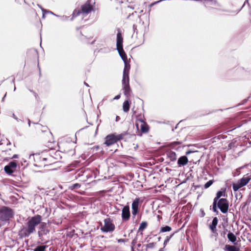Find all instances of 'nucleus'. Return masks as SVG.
I'll return each instance as SVG.
<instances>
[{
    "label": "nucleus",
    "mask_w": 251,
    "mask_h": 251,
    "mask_svg": "<svg viewBox=\"0 0 251 251\" xmlns=\"http://www.w3.org/2000/svg\"><path fill=\"white\" fill-rule=\"evenodd\" d=\"M42 220V217L40 215L31 217L26 223V226L23 227L19 231V236L22 238L28 237L30 234L35 231L36 226L40 225Z\"/></svg>",
    "instance_id": "1"
},
{
    "label": "nucleus",
    "mask_w": 251,
    "mask_h": 251,
    "mask_svg": "<svg viewBox=\"0 0 251 251\" xmlns=\"http://www.w3.org/2000/svg\"><path fill=\"white\" fill-rule=\"evenodd\" d=\"M14 215L12 209L7 206H2L0 208V227L8 222Z\"/></svg>",
    "instance_id": "2"
},
{
    "label": "nucleus",
    "mask_w": 251,
    "mask_h": 251,
    "mask_svg": "<svg viewBox=\"0 0 251 251\" xmlns=\"http://www.w3.org/2000/svg\"><path fill=\"white\" fill-rule=\"evenodd\" d=\"M50 232L47 223H41L38 227V235L39 240L44 243H46L49 239L48 235Z\"/></svg>",
    "instance_id": "3"
},
{
    "label": "nucleus",
    "mask_w": 251,
    "mask_h": 251,
    "mask_svg": "<svg viewBox=\"0 0 251 251\" xmlns=\"http://www.w3.org/2000/svg\"><path fill=\"white\" fill-rule=\"evenodd\" d=\"M126 133H121L117 134L116 133H113L107 135L105 138L104 144L106 146L109 147L118 141L122 140Z\"/></svg>",
    "instance_id": "4"
},
{
    "label": "nucleus",
    "mask_w": 251,
    "mask_h": 251,
    "mask_svg": "<svg viewBox=\"0 0 251 251\" xmlns=\"http://www.w3.org/2000/svg\"><path fill=\"white\" fill-rule=\"evenodd\" d=\"M95 2L92 0H87L81 6V14L84 16L94 11Z\"/></svg>",
    "instance_id": "5"
},
{
    "label": "nucleus",
    "mask_w": 251,
    "mask_h": 251,
    "mask_svg": "<svg viewBox=\"0 0 251 251\" xmlns=\"http://www.w3.org/2000/svg\"><path fill=\"white\" fill-rule=\"evenodd\" d=\"M218 208L221 212L226 213L228 210L229 202L226 198H221L217 201V208Z\"/></svg>",
    "instance_id": "6"
},
{
    "label": "nucleus",
    "mask_w": 251,
    "mask_h": 251,
    "mask_svg": "<svg viewBox=\"0 0 251 251\" xmlns=\"http://www.w3.org/2000/svg\"><path fill=\"white\" fill-rule=\"evenodd\" d=\"M100 229L103 232H111L114 230L115 225L110 218H106L104 220V226L101 227Z\"/></svg>",
    "instance_id": "7"
},
{
    "label": "nucleus",
    "mask_w": 251,
    "mask_h": 251,
    "mask_svg": "<svg viewBox=\"0 0 251 251\" xmlns=\"http://www.w3.org/2000/svg\"><path fill=\"white\" fill-rule=\"evenodd\" d=\"M225 190H220L217 192L216 194V196L215 197L213 200V202L212 204V210L213 212L216 213V215H218L219 213L218 210L217 209V201L220 199V198L222 196H225Z\"/></svg>",
    "instance_id": "8"
},
{
    "label": "nucleus",
    "mask_w": 251,
    "mask_h": 251,
    "mask_svg": "<svg viewBox=\"0 0 251 251\" xmlns=\"http://www.w3.org/2000/svg\"><path fill=\"white\" fill-rule=\"evenodd\" d=\"M135 125L137 130L139 129V126H140L142 133H145L149 131V126L141 119H138L137 122L136 123Z\"/></svg>",
    "instance_id": "9"
},
{
    "label": "nucleus",
    "mask_w": 251,
    "mask_h": 251,
    "mask_svg": "<svg viewBox=\"0 0 251 251\" xmlns=\"http://www.w3.org/2000/svg\"><path fill=\"white\" fill-rule=\"evenodd\" d=\"M140 202V198H136L132 202L131 208H132V215L133 219H134L136 215L139 212V204Z\"/></svg>",
    "instance_id": "10"
},
{
    "label": "nucleus",
    "mask_w": 251,
    "mask_h": 251,
    "mask_svg": "<svg viewBox=\"0 0 251 251\" xmlns=\"http://www.w3.org/2000/svg\"><path fill=\"white\" fill-rule=\"evenodd\" d=\"M17 166V163L15 161H12L8 163L4 168V171L8 174H12Z\"/></svg>",
    "instance_id": "11"
},
{
    "label": "nucleus",
    "mask_w": 251,
    "mask_h": 251,
    "mask_svg": "<svg viewBox=\"0 0 251 251\" xmlns=\"http://www.w3.org/2000/svg\"><path fill=\"white\" fill-rule=\"evenodd\" d=\"M122 85L125 95L127 97H129L131 92V90L129 86V80H125V82L122 80Z\"/></svg>",
    "instance_id": "12"
},
{
    "label": "nucleus",
    "mask_w": 251,
    "mask_h": 251,
    "mask_svg": "<svg viewBox=\"0 0 251 251\" xmlns=\"http://www.w3.org/2000/svg\"><path fill=\"white\" fill-rule=\"evenodd\" d=\"M130 217V208L129 205L124 206L122 211V218L123 220H128Z\"/></svg>",
    "instance_id": "13"
},
{
    "label": "nucleus",
    "mask_w": 251,
    "mask_h": 251,
    "mask_svg": "<svg viewBox=\"0 0 251 251\" xmlns=\"http://www.w3.org/2000/svg\"><path fill=\"white\" fill-rule=\"evenodd\" d=\"M125 67L123 71V81L125 82V80H129V72L130 69V65L127 62H124Z\"/></svg>",
    "instance_id": "14"
},
{
    "label": "nucleus",
    "mask_w": 251,
    "mask_h": 251,
    "mask_svg": "<svg viewBox=\"0 0 251 251\" xmlns=\"http://www.w3.org/2000/svg\"><path fill=\"white\" fill-rule=\"evenodd\" d=\"M118 33L117 34L116 47L117 48L123 47V38L122 33L119 28H118Z\"/></svg>",
    "instance_id": "15"
},
{
    "label": "nucleus",
    "mask_w": 251,
    "mask_h": 251,
    "mask_svg": "<svg viewBox=\"0 0 251 251\" xmlns=\"http://www.w3.org/2000/svg\"><path fill=\"white\" fill-rule=\"evenodd\" d=\"M188 159L186 156L183 155L180 157L177 160V164L179 167L183 166L187 164Z\"/></svg>",
    "instance_id": "16"
},
{
    "label": "nucleus",
    "mask_w": 251,
    "mask_h": 251,
    "mask_svg": "<svg viewBox=\"0 0 251 251\" xmlns=\"http://www.w3.org/2000/svg\"><path fill=\"white\" fill-rule=\"evenodd\" d=\"M218 220L217 217L213 218L211 224L209 226V228L211 231L215 233L216 232V226L218 224Z\"/></svg>",
    "instance_id": "17"
},
{
    "label": "nucleus",
    "mask_w": 251,
    "mask_h": 251,
    "mask_svg": "<svg viewBox=\"0 0 251 251\" xmlns=\"http://www.w3.org/2000/svg\"><path fill=\"white\" fill-rule=\"evenodd\" d=\"M117 50H118V52L120 57L123 60L124 62H127V58L126 54L125 53V52L123 49V47H121V48H117Z\"/></svg>",
    "instance_id": "18"
},
{
    "label": "nucleus",
    "mask_w": 251,
    "mask_h": 251,
    "mask_svg": "<svg viewBox=\"0 0 251 251\" xmlns=\"http://www.w3.org/2000/svg\"><path fill=\"white\" fill-rule=\"evenodd\" d=\"M167 157L171 161H175L176 159V155L175 152L169 151L166 152Z\"/></svg>",
    "instance_id": "19"
},
{
    "label": "nucleus",
    "mask_w": 251,
    "mask_h": 251,
    "mask_svg": "<svg viewBox=\"0 0 251 251\" xmlns=\"http://www.w3.org/2000/svg\"><path fill=\"white\" fill-rule=\"evenodd\" d=\"M251 179V178L249 176H244L242 178L238 180V181L240 183L241 185L243 186L246 185L250 180Z\"/></svg>",
    "instance_id": "20"
},
{
    "label": "nucleus",
    "mask_w": 251,
    "mask_h": 251,
    "mask_svg": "<svg viewBox=\"0 0 251 251\" xmlns=\"http://www.w3.org/2000/svg\"><path fill=\"white\" fill-rule=\"evenodd\" d=\"M224 249L225 251H240L238 247L230 245H226Z\"/></svg>",
    "instance_id": "21"
},
{
    "label": "nucleus",
    "mask_w": 251,
    "mask_h": 251,
    "mask_svg": "<svg viewBox=\"0 0 251 251\" xmlns=\"http://www.w3.org/2000/svg\"><path fill=\"white\" fill-rule=\"evenodd\" d=\"M227 236L229 241L234 244H235L237 238L236 236L232 232L229 231Z\"/></svg>",
    "instance_id": "22"
},
{
    "label": "nucleus",
    "mask_w": 251,
    "mask_h": 251,
    "mask_svg": "<svg viewBox=\"0 0 251 251\" xmlns=\"http://www.w3.org/2000/svg\"><path fill=\"white\" fill-rule=\"evenodd\" d=\"M80 14H81V10L80 9H75L72 15V17L71 19V20L73 21L75 17H76L77 16H79Z\"/></svg>",
    "instance_id": "23"
},
{
    "label": "nucleus",
    "mask_w": 251,
    "mask_h": 251,
    "mask_svg": "<svg viewBox=\"0 0 251 251\" xmlns=\"http://www.w3.org/2000/svg\"><path fill=\"white\" fill-rule=\"evenodd\" d=\"M123 110L125 112H127L130 108V103L128 100H125L123 105Z\"/></svg>",
    "instance_id": "24"
},
{
    "label": "nucleus",
    "mask_w": 251,
    "mask_h": 251,
    "mask_svg": "<svg viewBox=\"0 0 251 251\" xmlns=\"http://www.w3.org/2000/svg\"><path fill=\"white\" fill-rule=\"evenodd\" d=\"M33 124L37 125L36 128L38 130H41L42 132H46L48 130V127L46 126H43L42 125L36 123H33Z\"/></svg>",
    "instance_id": "25"
},
{
    "label": "nucleus",
    "mask_w": 251,
    "mask_h": 251,
    "mask_svg": "<svg viewBox=\"0 0 251 251\" xmlns=\"http://www.w3.org/2000/svg\"><path fill=\"white\" fill-rule=\"evenodd\" d=\"M148 223L146 222H142L139 226L138 231L142 232L147 227ZM142 232H141V234H142Z\"/></svg>",
    "instance_id": "26"
},
{
    "label": "nucleus",
    "mask_w": 251,
    "mask_h": 251,
    "mask_svg": "<svg viewBox=\"0 0 251 251\" xmlns=\"http://www.w3.org/2000/svg\"><path fill=\"white\" fill-rule=\"evenodd\" d=\"M240 183L238 181L236 183H233L232 188L234 191L236 192L238 191L240 188L242 187Z\"/></svg>",
    "instance_id": "27"
},
{
    "label": "nucleus",
    "mask_w": 251,
    "mask_h": 251,
    "mask_svg": "<svg viewBox=\"0 0 251 251\" xmlns=\"http://www.w3.org/2000/svg\"><path fill=\"white\" fill-rule=\"evenodd\" d=\"M172 230V227L169 226H162L160 228V230L159 231V233L165 232H169Z\"/></svg>",
    "instance_id": "28"
},
{
    "label": "nucleus",
    "mask_w": 251,
    "mask_h": 251,
    "mask_svg": "<svg viewBox=\"0 0 251 251\" xmlns=\"http://www.w3.org/2000/svg\"><path fill=\"white\" fill-rule=\"evenodd\" d=\"M182 143V142L180 141H175L170 143L169 144V146L172 149H175L177 145H181Z\"/></svg>",
    "instance_id": "29"
},
{
    "label": "nucleus",
    "mask_w": 251,
    "mask_h": 251,
    "mask_svg": "<svg viewBox=\"0 0 251 251\" xmlns=\"http://www.w3.org/2000/svg\"><path fill=\"white\" fill-rule=\"evenodd\" d=\"M81 186V185L79 183H75L72 185H71L69 186V189L71 190H73L74 189H77L79 188Z\"/></svg>",
    "instance_id": "30"
},
{
    "label": "nucleus",
    "mask_w": 251,
    "mask_h": 251,
    "mask_svg": "<svg viewBox=\"0 0 251 251\" xmlns=\"http://www.w3.org/2000/svg\"><path fill=\"white\" fill-rule=\"evenodd\" d=\"M47 246H38L33 249V251H45Z\"/></svg>",
    "instance_id": "31"
},
{
    "label": "nucleus",
    "mask_w": 251,
    "mask_h": 251,
    "mask_svg": "<svg viewBox=\"0 0 251 251\" xmlns=\"http://www.w3.org/2000/svg\"><path fill=\"white\" fill-rule=\"evenodd\" d=\"M174 234H171V235L170 236H167L166 238V239L165 240V241H164V243H163V246H164V248L165 247V246L167 245V244L168 243V242H169L170 240L172 238V237L174 236Z\"/></svg>",
    "instance_id": "32"
},
{
    "label": "nucleus",
    "mask_w": 251,
    "mask_h": 251,
    "mask_svg": "<svg viewBox=\"0 0 251 251\" xmlns=\"http://www.w3.org/2000/svg\"><path fill=\"white\" fill-rule=\"evenodd\" d=\"M155 245H156L155 243L152 242V243H150L149 244H148L146 245L145 246L146 247V249H153V248H154L155 247Z\"/></svg>",
    "instance_id": "33"
},
{
    "label": "nucleus",
    "mask_w": 251,
    "mask_h": 251,
    "mask_svg": "<svg viewBox=\"0 0 251 251\" xmlns=\"http://www.w3.org/2000/svg\"><path fill=\"white\" fill-rule=\"evenodd\" d=\"M213 183V180H209L204 185V188L207 189L209 188Z\"/></svg>",
    "instance_id": "34"
},
{
    "label": "nucleus",
    "mask_w": 251,
    "mask_h": 251,
    "mask_svg": "<svg viewBox=\"0 0 251 251\" xmlns=\"http://www.w3.org/2000/svg\"><path fill=\"white\" fill-rule=\"evenodd\" d=\"M36 155V157L37 158H39V155L35 154H30L29 156V159L30 161H35V157L34 156Z\"/></svg>",
    "instance_id": "35"
},
{
    "label": "nucleus",
    "mask_w": 251,
    "mask_h": 251,
    "mask_svg": "<svg viewBox=\"0 0 251 251\" xmlns=\"http://www.w3.org/2000/svg\"><path fill=\"white\" fill-rule=\"evenodd\" d=\"M37 6L41 8L42 11L43 12V17L44 18L45 17V14L46 13V12H48V11L45 9L44 8H42V6L38 4H37Z\"/></svg>",
    "instance_id": "36"
},
{
    "label": "nucleus",
    "mask_w": 251,
    "mask_h": 251,
    "mask_svg": "<svg viewBox=\"0 0 251 251\" xmlns=\"http://www.w3.org/2000/svg\"><path fill=\"white\" fill-rule=\"evenodd\" d=\"M198 151H192V150H189L188 151H187L186 152V155H189L192 153H194V152H197Z\"/></svg>",
    "instance_id": "37"
},
{
    "label": "nucleus",
    "mask_w": 251,
    "mask_h": 251,
    "mask_svg": "<svg viewBox=\"0 0 251 251\" xmlns=\"http://www.w3.org/2000/svg\"><path fill=\"white\" fill-rule=\"evenodd\" d=\"M127 240L126 239H118L117 240V241L118 243H125L126 242Z\"/></svg>",
    "instance_id": "38"
},
{
    "label": "nucleus",
    "mask_w": 251,
    "mask_h": 251,
    "mask_svg": "<svg viewBox=\"0 0 251 251\" xmlns=\"http://www.w3.org/2000/svg\"><path fill=\"white\" fill-rule=\"evenodd\" d=\"M61 18L62 21H66L69 18V17L66 16H63L62 17H61Z\"/></svg>",
    "instance_id": "39"
},
{
    "label": "nucleus",
    "mask_w": 251,
    "mask_h": 251,
    "mask_svg": "<svg viewBox=\"0 0 251 251\" xmlns=\"http://www.w3.org/2000/svg\"><path fill=\"white\" fill-rule=\"evenodd\" d=\"M120 98V95H118L114 98V100H119Z\"/></svg>",
    "instance_id": "40"
},
{
    "label": "nucleus",
    "mask_w": 251,
    "mask_h": 251,
    "mask_svg": "<svg viewBox=\"0 0 251 251\" xmlns=\"http://www.w3.org/2000/svg\"><path fill=\"white\" fill-rule=\"evenodd\" d=\"M46 13H51V14H52V15H54V16H56V17H60L59 16L57 15H56V14H54V13H53L52 12H51V11H48V12H47Z\"/></svg>",
    "instance_id": "41"
},
{
    "label": "nucleus",
    "mask_w": 251,
    "mask_h": 251,
    "mask_svg": "<svg viewBox=\"0 0 251 251\" xmlns=\"http://www.w3.org/2000/svg\"><path fill=\"white\" fill-rule=\"evenodd\" d=\"M120 120V117L118 116H117L116 117V121L118 122Z\"/></svg>",
    "instance_id": "42"
},
{
    "label": "nucleus",
    "mask_w": 251,
    "mask_h": 251,
    "mask_svg": "<svg viewBox=\"0 0 251 251\" xmlns=\"http://www.w3.org/2000/svg\"><path fill=\"white\" fill-rule=\"evenodd\" d=\"M248 1H249V0H245V2H244V3L243 4V6H242V7H243L245 6V5L246 3H247L249 4Z\"/></svg>",
    "instance_id": "43"
},
{
    "label": "nucleus",
    "mask_w": 251,
    "mask_h": 251,
    "mask_svg": "<svg viewBox=\"0 0 251 251\" xmlns=\"http://www.w3.org/2000/svg\"><path fill=\"white\" fill-rule=\"evenodd\" d=\"M27 121H28V126L29 127V126H30L31 121L29 119H28Z\"/></svg>",
    "instance_id": "44"
},
{
    "label": "nucleus",
    "mask_w": 251,
    "mask_h": 251,
    "mask_svg": "<svg viewBox=\"0 0 251 251\" xmlns=\"http://www.w3.org/2000/svg\"><path fill=\"white\" fill-rule=\"evenodd\" d=\"M228 231V230L227 229H225L224 232H223V233H224V235H225L226 233V232Z\"/></svg>",
    "instance_id": "45"
},
{
    "label": "nucleus",
    "mask_w": 251,
    "mask_h": 251,
    "mask_svg": "<svg viewBox=\"0 0 251 251\" xmlns=\"http://www.w3.org/2000/svg\"><path fill=\"white\" fill-rule=\"evenodd\" d=\"M30 91L32 92L34 94L35 97H36L37 96V94L34 91H32V90H30Z\"/></svg>",
    "instance_id": "46"
},
{
    "label": "nucleus",
    "mask_w": 251,
    "mask_h": 251,
    "mask_svg": "<svg viewBox=\"0 0 251 251\" xmlns=\"http://www.w3.org/2000/svg\"><path fill=\"white\" fill-rule=\"evenodd\" d=\"M201 211L202 216V217L204 216V215H205V213H204V212L203 210H202L201 209Z\"/></svg>",
    "instance_id": "47"
},
{
    "label": "nucleus",
    "mask_w": 251,
    "mask_h": 251,
    "mask_svg": "<svg viewBox=\"0 0 251 251\" xmlns=\"http://www.w3.org/2000/svg\"><path fill=\"white\" fill-rule=\"evenodd\" d=\"M15 119L17 122H19L20 120L18 118V117L16 116V118L14 119Z\"/></svg>",
    "instance_id": "48"
},
{
    "label": "nucleus",
    "mask_w": 251,
    "mask_h": 251,
    "mask_svg": "<svg viewBox=\"0 0 251 251\" xmlns=\"http://www.w3.org/2000/svg\"><path fill=\"white\" fill-rule=\"evenodd\" d=\"M15 119L17 122H19L20 120L18 118V117L16 116V118L14 119Z\"/></svg>",
    "instance_id": "49"
},
{
    "label": "nucleus",
    "mask_w": 251,
    "mask_h": 251,
    "mask_svg": "<svg viewBox=\"0 0 251 251\" xmlns=\"http://www.w3.org/2000/svg\"><path fill=\"white\" fill-rule=\"evenodd\" d=\"M16 116L15 115V114L13 113L12 114V117L15 119L16 118Z\"/></svg>",
    "instance_id": "50"
},
{
    "label": "nucleus",
    "mask_w": 251,
    "mask_h": 251,
    "mask_svg": "<svg viewBox=\"0 0 251 251\" xmlns=\"http://www.w3.org/2000/svg\"><path fill=\"white\" fill-rule=\"evenodd\" d=\"M164 247L163 248H160L159 250V251H164Z\"/></svg>",
    "instance_id": "51"
},
{
    "label": "nucleus",
    "mask_w": 251,
    "mask_h": 251,
    "mask_svg": "<svg viewBox=\"0 0 251 251\" xmlns=\"http://www.w3.org/2000/svg\"><path fill=\"white\" fill-rule=\"evenodd\" d=\"M247 100H246V99H245V100H243V101L242 104H244V103L247 101Z\"/></svg>",
    "instance_id": "52"
},
{
    "label": "nucleus",
    "mask_w": 251,
    "mask_h": 251,
    "mask_svg": "<svg viewBox=\"0 0 251 251\" xmlns=\"http://www.w3.org/2000/svg\"><path fill=\"white\" fill-rule=\"evenodd\" d=\"M135 243V240H133V241H132V244H133V245H134Z\"/></svg>",
    "instance_id": "53"
},
{
    "label": "nucleus",
    "mask_w": 251,
    "mask_h": 251,
    "mask_svg": "<svg viewBox=\"0 0 251 251\" xmlns=\"http://www.w3.org/2000/svg\"><path fill=\"white\" fill-rule=\"evenodd\" d=\"M161 237H158V238H157L158 241H160V240H161Z\"/></svg>",
    "instance_id": "54"
},
{
    "label": "nucleus",
    "mask_w": 251,
    "mask_h": 251,
    "mask_svg": "<svg viewBox=\"0 0 251 251\" xmlns=\"http://www.w3.org/2000/svg\"><path fill=\"white\" fill-rule=\"evenodd\" d=\"M84 84H85V85L86 86L89 87V85H88L87 83H86V82H84Z\"/></svg>",
    "instance_id": "55"
},
{
    "label": "nucleus",
    "mask_w": 251,
    "mask_h": 251,
    "mask_svg": "<svg viewBox=\"0 0 251 251\" xmlns=\"http://www.w3.org/2000/svg\"><path fill=\"white\" fill-rule=\"evenodd\" d=\"M138 247H140L141 246V244H139L137 245Z\"/></svg>",
    "instance_id": "56"
},
{
    "label": "nucleus",
    "mask_w": 251,
    "mask_h": 251,
    "mask_svg": "<svg viewBox=\"0 0 251 251\" xmlns=\"http://www.w3.org/2000/svg\"><path fill=\"white\" fill-rule=\"evenodd\" d=\"M15 90H16V87L15 86L14 88V91H15Z\"/></svg>",
    "instance_id": "57"
},
{
    "label": "nucleus",
    "mask_w": 251,
    "mask_h": 251,
    "mask_svg": "<svg viewBox=\"0 0 251 251\" xmlns=\"http://www.w3.org/2000/svg\"><path fill=\"white\" fill-rule=\"evenodd\" d=\"M16 156H17V155H14V156H13V158H16Z\"/></svg>",
    "instance_id": "58"
},
{
    "label": "nucleus",
    "mask_w": 251,
    "mask_h": 251,
    "mask_svg": "<svg viewBox=\"0 0 251 251\" xmlns=\"http://www.w3.org/2000/svg\"><path fill=\"white\" fill-rule=\"evenodd\" d=\"M131 249H132V251H133V247H131Z\"/></svg>",
    "instance_id": "59"
},
{
    "label": "nucleus",
    "mask_w": 251,
    "mask_h": 251,
    "mask_svg": "<svg viewBox=\"0 0 251 251\" xmlns=\"http://www.w3.org/2000/svg\"><path fill=\"white\" fill-rule=\"evenodd\" d=\"M43 160H46V159L45 158H43Z\"/></svg>",
    "instance_id": "60"
},
{
    "label": "nucleus",
    "mask_w": 251,
    "mask_h": 251,
    "mask_svg": "<svg viewBox=\"0 0 251 251\" xmlns=\"http://www.w3.org/2000/svg\"><path fill=\"white\" fill-rule=\"evenodd\" d=\"M250 138H251V136Z\"/></svg>",
    "instance_id": "61"
}]
</instances>
